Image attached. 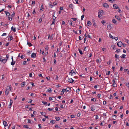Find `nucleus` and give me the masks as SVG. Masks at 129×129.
<instances>
[{
	"label": "nucleus",
	"mask_w": 129,
	"mask_h": 129,
	"mask_svg": "<svg viewBox=\"0 0 129 129\" xmlns=\"http://www.w3.org/2000/svg\"><path fill=\"white\" fill-rule=\"evenodd\" d=\"M112 85L114 87H116L117 86V85L116 83H114Z\"/></svg>",
	"instance_id": "37998d69"
},
{
	"label": "nucleus",
	"mask_w": 129,
	"mask_h": 129,
	"mask_svg": "<svg viewBox=\"0 0 129 129\" xmlns=\"http://www.w3.org/2000/svg\"><path fill=\"white\" fill-rule=\"evenodd\" d=\"M126 55L124 54H123L121 56H120V57L121 58H125V56H126Z\"/></svg>",
	"instance_id": "412c9836"
},
{
	"label": "nucleus",
	"mask_w": 129,
	"mask_h": 129,
	"mask_svg": "<svg viewBox=\"0 0 129 129\" xmlns=\"http://www.w3.org/2000/svg\"><path fill=\"white\" fill-rule=\"evenodd\" d=\"M41 113L42 115H43L44 116V115H45L46 113L45 112H41Z\"/></svg>",
	"instance_id": "7c9ffc66"
},
{
	"label": "nucleus",
	"mask_w": 129,
	"mask_h": 129,
	"mask_svg": "<svg viewBox=\"0 0 129 129\" xmlns=\"http://www.w3.org/2000/svg\"><path fill=\"white\" fill-rule=\"evenodd\" d=\"M5 12L6 14V16H7L8 15L9 16H10V13L9 12L7 11H5Z\"/></svg>",
	"instance_id": "f3484780"
},
{
	"label": "nucleus",
	"mask_w": 129,
	"mask_h": 129,
	"mask_svg": "<svg viewBox=\"0 0 129 129\" xmlns=\"http://www.w3.org/2000/svg\"><path fill=\"white\" fill-rule=\"evenodd\" d=\"M35 1H32V4L33 5V6H34L35 5Z\"/></svg>",
	"instance_id": "49530a36"
},
{
	"label": "nucleus",
	"mask_w": 129,
	"mask_h": 129,
	"mask_svg": "<svg viewBox=\"0 0 129 129\" xmlns=\"http://www.w3.org/2000/svg\"><path fill=\"white\" fill-rule=\"evenodd\" d=\"M115 46L114 45H112L111 46V47H112V48H113V50L115 49Z\"/></svg>",
	"instance_id": "79ce46f5"
},
{
	"label": "nucleus",
	"mask_w": 129,
	"mask_h": 129,
	"mask_svg": "<svg viewBox=\"0 0 129 129\" xmlns=\"http://www.w3.org/2000/svg\"><path fill=\"white\" fill-rule=\"evenodd\" d=\"M68 82H70V83H73L74 81V80H73L72 78H70L68 79Z\"/></svg>",
	"instance_id": "f03ea898"
},
{
	"label": "nucleus",
	"mask_w": 129,
	"mask_h": 129,
	"mask_svg": "<svg viewBox=\"0 0 129 129\" xmlns=\"http://www.w3.org/2000/svg\"><path fill=\"white\" fill-rule=\"evenodd\" d=\"M57 2H54L53 3V4L54 6H55L57 5Z\"/></svg>",
	"instance_id": "603ef678"
},
{
	"label": "nucleus",
	"mask_w": 129,
	"mask_h": 129,
	"mask_svg": "<svg viewBox=\"0 0 129 129\" xmlns=\"http://www.w3.org/2000/svg\"><path fill=\"white\" fill-rule=\"evenodd\" d=\"M93 106L94 107V106H93L91 107L90 108L91 110L92 111H94L95 110V108L93 107Z\"/></svg>",
	"instance_id": "4be33fe9"
},
{
	"label": "nucleus",
	"mask_w": 129,
	"mask_h": 129,
	"mask_svg": "<svg viewBox=\"0 0 129 129\" xmlns=\"http://www.w3.org/2000/svg\"><path fill=\"white\" fill-rule=\"evenodd\" d=\"M91 23L90 21H88L87 22V25L88 26H89L91 25Z\"/></svg>",
	"instance_id": "c85d7f7f"
},
{
	"label": "nucleus",
	"mask_w": 129,
	"mask_h": 129,
	"mask_svg": "<svg viewBox=\"0 0 129 129\" xmlns=\"http://www.w3.org/2000/svg\"><path fill=\"white\" fill-rule=\"evenodd\" d=\"M32 13L33 14H35L36 13V12L35 11V9H34L32 12Z\"/></svg>",
	"instance_id": "de8ad7c7"
},
{
	"label": "nucleus",
	"mask_w": 129,
	"mask_h": 129,
	"mask_svg": "<svg viewBox=\"0 0 129 129\" xmlns=\"http://www.w3.org/2000/svg\"><path fill=\"white\" fill-rule=\"evenodd\" d=\"M55 120H52L50 121V122L53 124H54L55 123Z\"/></svg>",
	"instance_id": "2f4dec72"
},
{
	"label": "nucleus",
	"mask_w": 129,
	"mask_h": 129,
	"mask_svg": "<svg viewBox=\"0 0 129 129\" xmlns=\"http://www.w3.org/2000/svg\"><path fill=\"white\" fill-rule=\"evenodd\" d=\"M68 22H69V24L71 26L72 25V23L71 21H70V22L69 21H68Z\"/></svg>",
	"instance_id": "5fc2aeb1"
},
{
	"label": "nucleus",
	"mask_w": 129,
	"mask_h": 129,
	"mask_svg": "<svg viewBox=\"0 0 129 129\" xmlns=\"http://www.w3.org/2000/svg\"><path fill=\"white\" fill-rule=\"evenodd\" d=\"M84 15H82L81 17V20H83V18L84 17Z\"/></svg>",
	"instance_id": "4d7b16f0"
},
{
	"label": "nucleus",
	"mask_w": 129,
	"mask_h": 129,
	"mask_svg": "<svg viewBox=\"0 0 129 129\" xmlns=\"http://www.w3.org/2000/svg\"><path fill=\"white\" fill-rule=\"evenodd\" d=\"M42 103L45 105H47V102L44 101H42Z\"/></svg>",
	"instance_id": "e433bc0d"
},
{
	"label": "nucleus",
	"mask_w": 129,
	"mask_h": 129,
	"mask_svg": "<svg viewBox=\"0 0 129 129\" xmlns=\"http://www.w3.org/2000/svg\"><path fill=\"white\" fill-rule=\"evenodd\" d=\"M48 110H49L50 111H52V110H53V108H49L47 109Z\"/></svg>",
	"instance_id": "8fccbe9b"
},
{
	"label": "nucleus",
	"mask_w": 129,
	"mask_h": 129,
	"mask_svg": "<svg viewBox=\"0 0 129 129\" xmlns=\"http://www.w3.org/2000/svg\"><path fill=\"white\" fill-rule=\"evenodd\" d=\"M42 17H40L39 20V23H40V22H41L42 21Z\"/></svg>",
	"instance_id": "58836bf2"
},
{
	"label": "nucleus",
	"mask_w": 129,
	"mask_h": 129,
	"mask_svg": "<svg viewBox=\"0 0 129 129\" xmlns=\"http://www.w3.org/2000/svg\"><path fill=\"white\" fill-rule=\"evenodd\" d=\"M114 8L115 9H117L118 8V6L116 4H114L113 5Z\"/></svg>",
	"instance_id": "9b49d317"
},
{
	"label": "nucleus",
	"mask_w": 129,
	"mask_h": 129,
	"mask_svg": "<svg viewBox=\"0 0 129 129\" xmlns=\"http://www.w3.org/2000/svg\"><path fill=\"white\" fill-rule=\"evenodd\" d=\"M13 103V101L12 100L10 99V104H11L12 105V104Z\"/></svg>",
	"instance_id": "e2e57ef3"
},
{
	"label": "nucleus",
	"mask_w": 129,
	"mask_h": 129,
	"mask_svg": "<svg viewBox=\"0 0 129 129\" xmlns=\"http://www.w3.org/2000/svg\"><path fill=\"white\" fill-rule=\"evenodd\" d=\"M52 90L51 88H50L49 89H48L47 91L48 92H49L51 93V92Z\"/></svg>",
	"instance_id": "5701e85b"
},
{
	"label": "nucleus",
	"mask_w": 129,
	"mask_h": 129,
	"mask_svg": "<svg viewBox=\"0 0 129 129\" xmlns=\"http://www.w3.org/2000/svg\"><path fill=\"white\" fill-rule=\"evenodd\" d=\"M81 55H82L83 54L82 52V50L80 49H78Z\"/></svg>",
	"instance_id": "a878e982"
},
{
	"label": "nucleus",
	"mask_w": 129,
	"mask_h": 129,
	"mask_svg": "<svg viewBox=\"0 0 129 129\" xmlns=\"http://www.w3.org/2000/svg\"><path fill=\"white\" fill-rule=\"evenodd\" d=\"M15 15V13L14 12L13 13V14H12L11 15V20L10 19V17H8V19L10 21H11L12 20V18L13 17V16H14V15Z\"/></svg>",
	"instance_id": "6e6552de"
},
{
	"label": "nucleus",
	"mask_w": 129,
	"mask_h": 129,
	"mask_svg": "<svg viewBox=\"0 0 129 129\" xmlns=\"http://www.w3.org/2000/svg\"><path fill=\"white\" fill-rule=\"evenodd\" d=\"M120 49H117L115 51V52L119 53L120 52Z\"/></svg>",
	"instance_id": "c9c22d12"
},
{
	"label": "nucleus",
	"mask_w": 129,
	"mask_h": 129,
	"mask_svg": "<svg viewBox=\"0 0 129 129\" xmlns=\"http://www.w3.org/2000/svg\"><path fill=\"white\" fill-rule=\"evenodd\" d=\"M101 23L103 25H104V24L106 23V21L103 20H102L101 22Z\"/></svg>",
	"instance_id": "6ab92c4d"
},
{
	"label": "nucleus",
	"mask_w": 129,
	"mask_h": 129,
	"mask_svg": "<svg viewBox=\"0 0 129 129\" xmlns=\"http://www.w3.org/2000/svg\"><path fill=\"white\" fill-rule=\"evenodd\" d=\"M9 38L10 39V40L11 41L13 39V37L12 36H9Z\"/></svg>",
	"instance_id": "09e8293b"
},
{
	"label": "nucleus",
	"mask_w": 129,
	"mask_h": 129,
	"mask_svg": "<svg viewBox=\"0 0 129 129\" xmlns=\"http://www.w3.org/2000/svg\"><path fill=\"white\" fill-rule=\"evenodd\" d=\"M69 7L71 9H73V6L72 4H69Z\"/></svg>",
	"instance_id": "f8f14e48"
},
{
	"label": "nucleus",
	"mask_w": 129,
	"mask_h": 129,
	"mask_svg": "<svg viewBox=\"0 0 129 129\" xmlns=\"http://www.w3.org/2000/svg\"><path fill=\"white\" fill-rule=\"evenodd\" d=\"M110 74V71H108L106 73V75H109Z\"/></svg>",
	"instance_id": "6e6d98bb"
},
{
	"label": "nucleus",
	"mask_w": 129,
	"mask_h": 129,
	"mask_svg": "<svg viewBox=\"0 0 129 129\" xmlns=\"http://www.w3.org/2000/svg\"><path fill=\"white\" fill-rule=\"evenodd\" d=\"M115 17L119 21H121V19L119 16L117 15H115Z\"/></svg>",
	"instance_id": "0eeeda50"
},
{
	"label": "nucleus",
	"mask_w": 129,
	"mask_h": 129,
	"mask_svg": "<svg viewBox=\"0 0 129 129\" xmlns=\"http://www.w3.org/2000/svg\"><path fill=\"white\" fill-rule=\"evenodd\" d=\"M103 6L104 7L106 8H108L109 7V5L106 3H105L103 4Z\"/></svg>",
	"instance_id": "20e7f679"
},
{
	"label": "nucleus",
	"mask_w": 129,
	"mask_h": 129,
	"mask_svg": "<svg viewBox=\"0 0 129 129\" xmlns=\"http://www.w3.org/2000/svg\"><path fill=\"white\" fill-rule=\"evenodd\" d=\"M15 64V61H12L11 62V64L12 65H14Z\"/></svg>",
	"instance_id": "473e14b6"
},
{
	"label": "nucleus",
	"mask_w": 129,
	"mask_h": 129,
	"mask_svg": "<svg viewBox=\"0 0 129 129\" xmlns=\"http://www.w3.org/2000/svg\"><path fill=\"white\" fill-rule=\"evenodd\" d=\"M23 65H25L26 64V61H24L23 62Z\"/></svg>",
	"instance_id": "864d4df0"
},
{
	"label": "nucleus",
	"mask_w": 129,
	"mask_h": 129,
	"mask_svg": "<svg viewBox=\"0 0 129 129\" xmlns=\"http://www.w3.org/2000/svg\"><path fill=\"white\" fill-rule=\"evenodd\" d=\"M11 90L10 87L9 86H8L5 92V94L6 95H7L9 93V92Z\"/></svg>",
	"instance_id": "f257e3e1"
},
{
	"label": "nucleus",
	"mask_w": 129,
	"mask_h": 129,
	"mask_svg": "<svg viewBox=\"0 0 129 129\" xmlns=\"http://www.w3.org/2000/svg\"><path fill=\"white\" fill-rule=\"evenodd\" d=\"M3 123L4 125L5 126H7V123L5 121H3Z\"/></svg>",
	"instance_id": "dca6fc26"
},
{
	"label": "nucleus",
	"mask_w": 129,
	"mask_h": 129,
	"mask_svg": "<svg viewBox=\"0 0 129 129\" xmlns=\"http://www.w3.org/2000/svg\"><path fill=\"white\" fill-rule=\"evenodd\" d=\"M25 83V82H24L22 83H21V86L22 87L24 86L25 85V84H24Z\"/></svg>",
	"instance_id": "393cba45"
},
{
	"label": "nucleus",
	"mask_w": 129,
	"mask_h": 129,
	"mask_svg": "<svg viewBox=\"0 0 129 129\" xmlns=\"http://www.w3.org/2000/svg\"><path fill=\"white\" fill-rule=\"evenodd\" d=\"M91 101L92 102H95L96 101V100L95 99L93 98L91 99Z\"/></svg>",
	"instance_id": "a18cd8bd"
},
{
	"label": "nucleus",
	"mask_w": 129,
	"mask_h": 129,
	"mask_svg": "<svg viewBox=\"0 0 129 129\" xmlns=\"http://www.w3.org/2000/svg\"><path fill=\"white\" fill-rule=\"evenodd\" d=\"M112 22L114 23H116V20L114 19H112Z\"/></svg>",
	"instance_id": "b1692460"
},
{
	"label": "nucleus",
	"mask_w": 129,
	"mask_h": 129,
	"mask_svg": "<svg viewBox=\"0 0 129 129\" xmlns=\"http://www.w3.org/2000/svg\"><path fill=\"white\" fill-rule=\"evenodd\" d=\"M122 43L121 41H120L118 42L117 43V45L118 46L120 47H121L122 46Z\"/></svg>",
	"instance_id": "7ed1b4c3"
},
{
	"label": "nucleus",
	"mask_w": 129,
	"mask_h": 129,
	"mask_svg": "<svg viewBox=\"0 0 129 129\" xmlns=\"http://www.w3.org/2000/svg\"><path fill=\"white\" fill-rule=\"evenodd\" d=\"M109 36L112 39H114V37L111 35V34H109Z\"/></svg>",
	"instance_id": "a19ab883"
},
{
	"label": "nucleus",
	"mask_w": 129,
	"mask_h": 129,
	"mask_svg": "<svg viewBox=\"0 0 129 129\" xmlns=\"http://www.w3.org/2000/svg\"><path fill=\"white\" fill-rule=\"evenodd\" d=\"M111 25H112L110 24H109V25H107V27L109 28V29H112V27L111 26Z\"/></svg>",
	"instance_id": "1a4fd4ad"
},
{
	"label": "nucleus",
	"mask_w": 129,
	"mask_h": 129,
	"mask_svg": "<svg viewBox=\"0 0 129 129\" xmlns=\"http://www.w3.org/2000/svg\"><path fill=\"white\" fill-rule=\"evenodd\" d=\"M55 18H53V21H52V23L51 24V25H52V24H55V19H56V17H55Z\"/></svg>",
	"instance_id": "2eb2a0df"
},
{
	"label": "nucleus",
	"mask_w": 129,
	"mask_h": 129,
	"mask_svg": "<svg viewBox=\"0 0 129 129\" xmlns=\"http://www.w3.org/2000/svg\"><path fill=\"white\" fill-rule=\"evenodd\" d=\"M73 73H74L75 74H76L75 73L74 71L73 70H72L70 72L69 74L70 75H72Z\"/></svg>",
	"instance_id": "ddd939ff"
},
{
	"label": "nucleus",
	"mask_w": 129,
	"mask_h": 129,
	"mask_svg": "<svg viewBox=\"0 0 129 129\" xmlns=\"http://www.w3.org/2000/svg\"><path fill=\"white\" fill-rule=\"evenodd\" d=\"M46 78L48 80H49L50 79V77H46Z\"/></svg>",
	"instance_id": "338daca9"
},
{
	"label": "nucleus",
	"mask_w": 129,
	"mask_h": 129,
	"mask_svg": "<svg viewBox=\"0 0 129 129\" xmlns=\"http://www.w3.org/2000/svg\"><path fill=\"white\" fill-rule=\"evenodd\" d=\"M55 118L56 120L57 121H59L60 119L59 118V117L56 116L55 117Z\"/></svg>",
	"instance_id": "cd10ccee"
},
{
	"label": "nucleus",
	"mask_w": 129,
	"mask_h": 129,
	"mask_svg": "<svg viewBox=\"0 0 129 129\" xmlns=\"http://www.w3.org/2000/svg\"><path fill=\"white\" fill-rule=\"evenodd\" d=\"M23 127L26 128H29L28 126L26 125H24L23 126Z\"/></svg>",
	"instance_id": "f704fd0d"
},
{
	"label": "nucleus",
	"mask_w": 129,
	"mask_h": 129,
	"mask_svg": "<svg viewBox=\"0 0 129 129\" xmlns=\"http://www.w3.org/2000/svg\"><path fill=\"white\" fill-rule=\"evenodd\" d=\"M53 98H54V97H49V100L50 101L52 100H53V99H52Z\"/></svg>",
	"instance_id": "c03bdc74"
},
{
	"label": "nucleus",
	"mask_w": 129,
	"mask_h": 129,
	"mask_svg": "<svg viewBox=\"0 0 129 129\" xmlns=\"http://www.w3.org/2000/svg\"><path fill=\"white\" fill-rule=\"evenodd\" d=\"M27 123H31V121H30V120L29 119H28V121Z\"/></svg>",
	"instance_id": "052dcab7"
},
{
	"label": "nucleus",
	"mask_w": 129,
	"mask_h": 129,
	"mask_svg": "<svg viewBox=\"0 0 129 129\" xmlns=\"http://www.w3.org/2000/svg\"><path fill=\"white\" fill-rule=\"evenodd\" d=\"M44 9V7H43V4H42V5L40 8V11H43L42 10H43Z\"/></svg>",
	"instance_id": "a211bd4d"
},
{
	"label": "nucleus",
	"mask_w": 129,
	"mask_h": 129,
	"mask_svg": "<svg viewBox=\"0 0 129 129\" xmlns=\"http://www.w3.org/2000/svg\"><path fill=\"white\" fill-rule=\"evenodd\" d=\"M38 125L39 126V128H41V124H38Z\"/></svg>",
	"instance_id": "680f3d73"
},
{
	"label": "nucleus",
	"mask_w": 129,
	"mask_h": 129,
	"mask_svg": "<svg viewBox=\"0 0 129 129\" xmlns=\"http://www.w3.org/2000/svg\"><path fill=\"white\" fill-rule=\"evenodd\" d=\"M80 89L78 88L76 90V93H77L79 92Z\"/></svg>",
	"instance_id": "3c124183"
},
{
	"label": "nucleus",
	"mask_w": 129,
	"mask_h": 129,
	"mask_svg": "<svg viewBox=\"0 0 129 129\" xmlns=\"http://www.w3.org/2000/svg\"><path fill=\"white\" fill-rule=\"evenodd\" d=\"M16 28L15 27H14L13 26H12L11 28V30H12L14 32H15L16 31Z\"/></svg>",
	"instance_id": "4468645a"
},
{
	"label": "nucleus",
	"mask_w": 129,
	"mask_h": 129,
	"mask_svg": "<svg viewBox=\"0 0 129 129\" xmlns=\"http://www.w3.org/2000/svg\"><path fill=\"white\" fill-rule=\"evenodd\" d=\"M115 57L117 59H118L119 58V56L117 54H115Z\"/></svg>",
	"instance_id": "4c0bfd02"
},
{
	"label": "nucleus",
	"mask_w": 129,
	"mask_h": 129,
	"mask_svg": "<svg viewBox=\"0 0 129 129\" xmlns=\"http://www.w3.org/2000/svg\"><path fill=\"white\" fill-rule=\"evenodd\" d=\"M63 7H60L59 9L60 11L62 10H63Z\"/></svg>",
	"instance_id": "0e129e2a"
},
{
	"label": "nucleus",
	"mask_w": 129,
	"mask_h": 129,
	"mask_svg": "<svg viewBox=\"0 0 129 129\" xmlns=\"http://www.w3.org/2000/svg\"><path fill=\"white\" fill-rule=\"evenodd\" d=\"M31 84L32 85V86H35V85H34V83L33 82H31Z\"/></svg>",
	"instance_id": "13d9d810"
},
{
	"label": "nucleus",
	"mask_w": 129,
	"mask_h": 129,
	"mask_svg": "<svg viewBox=\"0 0 129 129\" xmlns=\"http://www.w3.org/2000/svg\"><path fill=\"white\" fill-rule=\"evenodd\" d=\"M126 125L127 126H129V124H128V122H126Z\"/></svg>",
	"instance_id": "774afa93"
},
{
	"label": "nucleus",
	"mask_w": 129,
	"mask_h": 129,
	"mask_svg": "<svg viewBox=\"0 0 129 129\" xmlns=\"http://www.w3.org/2000/svg\"><path fill=\"white\" fill-rule=\"evenodd\" d=\"M126 84V86L128 87H129V83L128 82H125Z\"/></svg>",
	"instance_id": "bb28decb"
},
{
	"label": "nucleus",
	"mask_w": 129,
	"mask_h": 129,
	"mask_svg": "<svg viewBox=\"0 0 129 129\" xmlns=\"http://www.w3.org/2000/svg\"><path fill=\"white\" fill-rule=\"evenodd\" d=\"M39 76L41 77H43V76H42V75L41 74H39Z\"/></svg>",
	"instance_id": "69168bd1"
},
{
	"label": "nucleus",
	"mask_w": 129,
	"mask_h": 129,
	"mask_svg": "<svg viewBox=\"0 0 129 129\" xmlns=\"http://www.w3.org/2000/svg\"><path fill=\"white\" fill-rule=\"evenodd\" d=\"M54 64H55L56 63V60L55 59H54Z\"/></svg>",
	"instance_id": "bf43d9fd"
},
{
	"label": "nucleus",
	"mask_w": 129,
	"mask_h": 129,
	"mask_svg": "<svg viewBox=\"0 0 129 129\" xmlns=\"http://www.w3.org/2000/svg\"><path fill=\"white\" fill-rule=\"evenodd\" d=\"M49 49V47H48V46H46V47L45 48V50L46 51H47Z\"/></svg>",
	"instance_id": "ea45409f"
},
{
	"label": "nucleus",
	"mask_w": 129,
	"mask_h": 129,
	"mask_svg": "<svg viewBox=\"0 0 129 129\" xmlns=\"http://www.w3.org/2000/svg\"><path fill=\"white\" fill-rule=\"evenodd\" d=\"M55 127L57 128H60V127H59V126L58 125H55L54 126ZM60 127L61 126H59Z\"/></svg>",
	"instance_id": "72a5a7b5"
},
{
	"label": "nucleus",
	"mask_w": 129,
	"mask_h": 129,
	"mask_svg": "<svg viewBox=\"0 0 129 129\" xmlns=\"http://www.w3.org/2000/svg\"><path fill=\"white\" fill-rule=\"evenodd\" d=\"M36 56V54L34 53H33L31 54V57L32 58H34Z\"/></svg>",
	"instance_id": "9d476101"
},
{
	"label": "nucleus",
	"mask_w": 129,
	"mask_h": 129,
	"mask_svg": "<svg viewBox=\"0 0 129 129\" xmlns=\"http://www.w3.org/2000/svg\"><path fill=\"white\" fill-rule=\"evenodd\" d=\"M104 13V12L103 10H100V11H99V14H100L101 16H102V15H103Z\"/></svg>",
	"instance_id": "39448f33"
},
{
	"label": "nucleus",
	"mask_w": 129,
	"mask_h": 129,
	"mask_svg": "<svg viewBox=\"0 0 129 129\" xmlns=\"http://www.w3.org/2000/svg\"><path fill=\"white\" fill-rule=\"evenodd\" d=\"M27 44L28 45H29L30 46H32V45L31 43L30 42H28Z\"/></svg>",
	"instance_id": "c756f323"
},
{
	"label": "nucleus",
	"mask_w": 129,
	"mask_h": 129,
	"mask_svg": "<svg viewBox=\"0 0 129 129\" xmlns=\"http://www.w3.org/2000/svg\"><path fill=\"white\" fill-rule=\"evenodd\" d=\"M71 88H70L68 87L66 89V92H67V91H69V90H71Z\"/></svg>",
	"instance_id": "aec40b11"
},
{
	"label": "nucleus",
	"mask_w": 129,
	"mask_h": 129,
	"mask_svg": "<svg viewBox=\"0 0 129 129\" xmlns=\"http://www.w3.org/2000/svg\"><path fill=\"white\" fill-rule=\"evenodd\" d=\"M7 59H2L1 60V61L4 64H5L7 62Z\"/></svg>",
	"instance_id": "423d86ee"
}]
</instances>
